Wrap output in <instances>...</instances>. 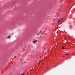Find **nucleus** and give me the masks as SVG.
I'll return each mask as SVG.
<instances>
[{"label":"nucleus","instance_id":"f257e3e1","mask_svg":"<svg viewBox=\"0 0 75 75\" xmlns=\"http://www.w3.org/2000/svg\"><path fill=\"white\" fill-rule=\"evenodd\" d=\"M64 19V18H59V20H58V23H59V22H60V21H61V20H63Z\"/></svg>","mask_w":75,"mask_h":75},{"label":"nucleus","instance_id":"f03ea898","mask_svg":"<svg viewBox=\"0 0 75 75\" xmlns=\"http://www.w3.org/2000/svg\"><path fill=\"white\" fill-rule=\"evenodd\" d=\"M36 42H37V40H35L33 41V42H34V43H35Z\"/></svg>","mask_w":75,"mask_h":75},{"label":"nucleus","instance_id":"7ed1b4c3","mask_svg":"<svg viewBox=\"0 0 75 75\" xmlns=\"http://www.w3.org/2000/svg\"><path fill=\"white\" fill-rule=\"evenodd\" d=\"M23 59H21L20 60V61L21 62H23Z\"/></svg>","mask_w":75,"mask_h":75},{"label":"nucleus","instance_id":"20e7f679","mask_svg":"<svg viewBox=\"0 0 75 75\" xmlns=\"http://www.w3.org/2000/svg\"><path fill=\"white\" fill-rule=\"evenodd\" d=\"M11 37H10V36H8L7 37V38H10Z\"/></svg>","mask_w":75,"mask_h":75},{"label":"nucleus","instance_id":"39448f33","mask_svg":"<svg viewBox=\"0 0 75 75\" xmlns=\"http://www.w3.org/2000/svg\"><path fill=\"white\" fill-rule=\"evenodd\" d=\"M41 33H42V31H40L39 33V34H40Z\"/></svg>","mask_w":75,"mask_h":75},{"label":"nucleus","instance_id":"423d86ee","mask_svg":"<svg viewBox=\"0 0 75 75\" xmlns=\"http://www.w3.org/2000/svg\"><path fill=\"white\" fill-rule=\"evenodd\" d=\"M24 74H25L24 73H23V74H21V75H24Z\"/></svg>","mask_w":75,"mask_h":75},{"label":"nucleus","instance_id":"0eeeda50","mask_svg":"<svg viewBox=\"0 0 75 75\" xmlns=\"http://www.w3.org/2000/svg\"><path fill=\"white\" fill-rule=\"evenodd\" d=\"M64 47H62V49H64Z\"/></svg>","mask_w":75,"mask_h":75},{"label":"nucleus","instance_id":"6e6552de","mask_svg":"<svg viewBox=\"0 0 75 75\" xmlns=\"http://www.w3.org/2000/svg\"><path fill=\"white\" fill-rule=\"evenodd\" d=\"M16 58V56H15V57H14V58Z\"/></svg>","mask_w":75,"mask_h":75},{"label":"nucleus","instance_id":"1a4fd4ad","mask_svg":"<svg viewBox=\"0 0 75 75\" xmlns=\"http://www.w3.org/2000/svg\"><path fill=\"white\" fill-rule=\"evenodd\" d=\"M69 55V54H65V55Z\"/></svg>","mask_w":75,"mask_h":75},{"label":"nucleus","instance_id":"9d476101","mask_svg":"<svg viewBox=\"0 0 75 75\" xmlns=\"http://www.w3.org/2000/svg\"><path fill=\"white\" fill-rule=\"evenodd\" d=\"M65 56H67V55H64V56H63V57H65Z\"/></svg>","mask_w":75,"mask_h":75},{"label":"nucleus","instance_id":"9b49d317","mask_svg":"<svg viewBox=\"0 0 75 75\" xmlns=\"http://www.w3.org/2000/svg\"><path fill=\"white\" fill-rule=\"evenodd\" d=\"M18 75H22L21 74H18Z\"/></svg>","mask_w":75,"mask_h":75},{"label":"nucleus","instance_id":"f8f14e48","mask_svg":"<svg viewBox=\"0 0 75 75\" xmlns=\"http://www.w3.org/2000/svg\"><path fill=\"white\" fill-rule=\"evenodd\" d=\"M37 35H39V34H38Z\"/></svg>","mask_w":75,"mask_h":75},{"label":"nucleus","instance_id":"ddd939ff","mask_svg":"<svg viewBox=\"0 0 75 75\" xmlns=\"http://www.w3.org/2000/svg\"><path fill=\"white\" fill-rule=\"evenodd\" d=\"M40 58H41V56H40Z\"/></svg>","mask_w":75,"mask_h":75},{"label":"nucleus","instance_id":"4468645a","mask_svg":"<svg viewBox=\"0 0 75 75\" xmlns=\"http://www.w3.org/2000/svg\"><path fill=\"white\" fill-rule=\"evenodd\" d=\"M40 62V63H41V62Z\"/></svg>","mask_w":75,"mask_h":75}]
</instances>
